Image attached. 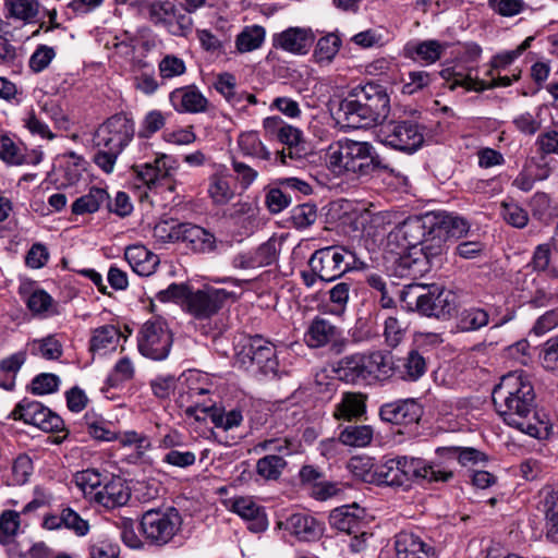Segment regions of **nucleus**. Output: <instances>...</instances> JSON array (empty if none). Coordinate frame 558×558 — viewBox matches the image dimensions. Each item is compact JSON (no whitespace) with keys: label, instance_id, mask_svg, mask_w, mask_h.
I'll return each mask as SVG.
<instances>
[{"label":"nucleus","instance_id":"obj_10","mask_svg":"<svg viewBox=\"0 0 558 558\" xmlns=\"http://www.w3.org/2000/svg\"><path fill=\"white\" fill-rule=\"evenodd\" d=\"M181 524V515L173 507L149 509L142 515L141 531L148 544L161 547L171 542Z\"/></svg>","mask_w":558,"mask_h":558},{"label":"nucleus","instance_id":"obj_52","mask_svg":"<svg viewBox=\"0 0 558 558\" xmlns=\"http://www.w3.org/2000/svg\"><path fill=\"white\" fill-rule=\"evenodd\" d=\"M166 155H162L160 158L155 160V163H144L141 166H133V170L136 173L137 178L146 185L150 186L159 177H163L161 163L165 166Z\"/></svg>","mask_w":558,"mask_h":558},{"label":"nucleus","instance_id":"obj_15","mask_svg":"<svg viewBox=\"0 0 558 558\" xmlns=\"http://www.w3.org/2000/svg\"><path fill=\"white\" fill-rule=\"evenodd\" d=\"M14 420H22L26 424L34 425L44 432L52 433L63 429V420L50 409L35 400L24 398L11 413Z\"/></svg>","mask_w":558,"mask_h":558},{"label":"nucleus","instance_id":"obj_42","mask_svg":"<svg viewBox=\"0 0 558 558\" xmlns=\"http://www.w3.org/2000/svg\"><path fill=\"white\" fill-rule=\"evenodd\" d=\"M264 39V27L259 25L247 26L236 36V49L240 52L253 51L262 46Z\"/></svg>","mask_w":558,"mask_h":558},{"label":"nucleus","instance_id":"obj_54","mask_svg":"<svg viewBox=\"0 0 558 558\" xmlns=\"http://www.w3.org/2000/svg\"><path fill=\"white\" fill-rule=\"evenodd\" d=\"M252 252L257 268L269 266L278 258L277 240L270 238Z\"/></svg>","mask_w":558,"mask_h":558},{"label":"nucleus","instance_id":"obj_30","mask_svg":"<svg viewBox=\"0 0 558 558\" xmlns=\"http://www.w3.org/2000/svg\"><path fill=\"white\" fill-rule=\"evenodd\" d=\"M286 529L294 534L301 541H313L320 536L322 527L319 523L310 514L294 513L286 522Z\"/></svg>","mask_w":558,"mask_h":558},{"label":"nucleus","instance_id":"obj_44","mask_svg":"<svg viewBox=\"0 0 558 558\" xmlns=\"http://www.w3.org/2000/svg\"><path fill=\"white\" fill-rule=\"evenodd\" d=\"M175 12V5L170 1H154L148 7L149 20L155 25H171Z\"/></svg>","mask_w":558,"mask_h":558},{"label":"nucleus","instance_id":"obj_46","mask_svg":"<svg viewBox=\"0 0 558 558\" xmlns=\"http://www.w3.org/2000/svg\"><path fill=\"white\" fill-rule=\"evenodd\" d=\"M104 482L105 475L95 469L84 470L75 475L76 485L84 492V494L93 495L94 498L95 492H99Z\"/></svg>","mask_w":558,"mask_h":558},{"label":"nucleus","instance_id":"obj_33","mask_svg":"<svg viewBox=\"0 0 558 558\" xmlns=\"http://www.w3.org/2000/svg\"><path fill=\"white\" fill-rule=\"evenodd\" d=\"M265 130L276 133L279 142L286 146L302 144V132L292 125L284 124L280 117H268L264 120Z\"/></svg>","mask_w":558,"mask_h":558},{"label":"nucleus","instance_id":"obj_55","mask_svg":"<svg viewBox=\"0 0 558 558\" xmlns=\"http://www.w3.org/2000/svg\"><path fill=\"white\" fill-rule=\"evenodd\" d=\"M162 461L169 465L186 469L192 466L196 461L195 452L189 450L183 445L182 448L169 450L162 458Z\"/></svg>","mask_w":558,"mask_h":558},{"label":"nucleus","instance_id":"obj_8","mask_svg":"<svg viewBox=\"0 0 558 558\" xmlns=\"http://www.w3.org/2000/svg\"><path fill=\"white\" fill-rule=\"evenodd\" d=\"M235 363L245 371H256L276 377L279 362L275 345L256 335L241 341L236 347Z\"/></svg>","mask_w":558,"mask_h":558},{"label":"nucleus","instance_id":"obj_63","mask_svg":"<svg viewBox=\"0 0 558 558\" xmlns=\"http://www.w3.org/2000/svg\"><path fill=\"white\" fill-rule=\"evenodd\" d=\"M384 336L386 343L396 348L404 337V328L396 317L389 316L385 320Z\"/></svg>","mask_w":558,"mask_h":558},{"label":"nucleus","instance_id":"obj_28","mask_svg":"<svg viewBox=\"0 0 558 558\" xmlns=\"http://www.w3.org/2000/svg\"><path fill=\"white\" fill-rule=\"evenodd\" d=\"M39 0H4L3 10L7 20L21 22L23 25L34 24L40 13Z\"/></svg>","mask_w":558,"mask_h":558},{"label":"nucleus","instance_id":"obj_34","mask_svg":"<svg viewBox=\"0 0 558 558\" xmlns=\"http://www.w3.org/2000/svg\"><path fill=\"white\" fill-rule=\"evenodd\" d=\"M108 199L109 194L105 189L93 186L87 194L75 199L71 210L74 215L93 214Z\"/></svg>","mask_w":558,"mask_h":558},{"label":"nucleus","instance_id":"obj_41","mask_svg":"<svg viewBox=\"0 0 558 558\" xmlns=\"http://www.w3.org/2000/svg\"><path fill=\"white\" fill-rule=\"evenodd\" d=\"M445 49V45L440 44L438 40L429 39L417 43L413 46L411 56L414 60L432 64L441 58Z\"/></svg>","mask_w":558,"mask_h":558},{"label":"nucleus","instance_id":"obj_23","mask_svg":"<svg viewBox=\"0 0 558 558\" xmlns=\"http://www.w3.org/2000/svg\"><path fill=\"white\" fill-rule=\"evenodd\" d=\"M364 101L367 102L369 111L377 123H383L390 111V97L386 88L373 82L364 85H357Z\"/></svg>","mask_w":558,"mask_h":558},{"label":"nucleus","instance_id":"obj_43","mask_svg":"<svg viewBox=\"0 0 558 558\" xmlns=\"http://www.w3.org/2000/svg\"><path fill=\"white\" fill-rule=\"evenodd\" d=\"M341 47V39L335 34H328L318 39L314 50V58L316 62L330 63Z\"/></svg>","mask_w":558,"mask_h":558},{"label":"nucleus","instance_id":"obj_60","mask_svg":"<svg viewBox=\"0 0 558 558\" xmlns=\"http://www.w3.org/2000/svg\"><path fill=\"white\" fill-rule=\"evenodd\" d=\"M551 252L549 244H539L535 247L533 256L526 267L537 272L548 271L550 274Z\"/></svg>","mask_w":558,"mask_h":558},{"label":"nucleus","instance_id":"obj_32","mask_svg":"<svg viewBox=\"0 0 558 558\" xmlns=\"http://www.w3.org/2000/svg\"><path fill=\"white\" fill-rule=\"evenodd\" d=\"M436 453L439 459L444 460L435 461L437 463H444L445 465H448L452 472L453 470L451 464H454L456 461L462 465H466L468 463H476L484 459V454L474 448L445 447L438 448Z\"/></svg>","mask_w":558,"mask_h":558},{"label":"nucleus","instance_id":"obj_9","mask_svg":"<svg viewBox=\"0 0 558 558\" xmlns=\"http://www.w3.org/2000/svg\"><path fill=\"white\" fill-rule=\"evenodd\" d=\"M308 266L320 281L331 282L355 267V254L343 245L325 246L311 255Z\"/></svg>","mask_w":558,"mask_h":558},{"label":"nucleus","instance_id":"obj_57","mask_svg":"<svg viewBox=\"0 0 558 558\" xmlns=\"http://www.w3.org/2000/svg\"><path fill=\"white\" fill-rule=\"evenodd\" d=\"M352 283L349 281H341L336 283L329 291V301L335 307V312H344L349 302Z\"/></svg>","mask_w":558,"mask_h":558},{"label":"nucleus","instance_id":"obj_16","mask_svg":"<svg viewBox=\"0 0 558 558\" xmlns=\"http://www.w3.org/2000/svg\"><path fill=\"white\" fill-rule=\"evenodd\" d=\"M424 408L417 399H398L380 405L378 415L385 423L409 426L418 424Z\"/></svg>","mask_w":558,"mask_h":558},{"label":"nucleus","instance_id":"obj_29","mask_svg":"<svg viewBox=\"0 0 558 558\" xmlns=\"http://www.w3.org/2000/svg\"><path fill=\"white\" fill-rule=\"evenodd\" d=\"M366 412V396L361 392H345L335 405L333 417L337 421H352Z\"/></svg>","mask_w":558,"mask_h":558},{"label":"nucleus","instance_id":"obj_4","mask_svg":"<svg viewBox=\"0 0 558 558\" xmlns=\"http://www.w3.org/2000/svg\"><path fill=\"white\" fill-rule=\"evenodd\" d=\"M326 162L335 173L368 175L390 169L371 143L352 140L330 145L326 153Z\"/></svg>","mask_w":558,"mask_h":558},{"label":"nucleus","instance_id":"obj_18","mask_svg":"<svg viewBox=\"0 0 558 558\" xmlns=\"http://www.w3.org/2000/svg\"><path fill=\"white\" fill-rule=\"evenodd\" d=\"M175 238L194 253L206 254L216 251L217 239L208 230L190 222L178 223Z\"/></svg>","mask_w":558,"mask_h":558},{"label":"nucleus","instance_id":"obj_17","mask_svg":"<svg viewBox=\"0 0 558 558\" xmlns=\"http://www.w3.org/2000/svg\"><path fill=\"white\" fill-rule=\"evenodd\" d=\"M229 293L223 289L198 290L187 298V310L196 318H208L223 305Z\"/></svg>","mask_w":558,"mask_h":558},{"label":"nucleus","instance_id":"obj_37","mask_svg":"<svg viewBox=\"0 0 558 558\" xmlns=\"http://www.w3.org/2000/svg\"><path fill=\"white\" fill-rule=\"evenodd\" d=\"M374 430L369 425H348L339 434V442L350 447H365L371 444Z\"/></svg>","mask_w":558,"mask_h":558},{"label":"nucleus","instance_id":"obj_50","mask_svg":"<svg viewBox=\"0 0 558 558\" xmlns=\"http://www.w3.org/2000/svg\"><path fill=\"white\" fill-rule=\"evenodd\" d=\"M205 411H210L209 408H205ZM211 423L217 428L229 430L233 427L239 426L243 421V415L239 410H231L228 413L223 409L218 408L211 410Z\"/></svg>","mask_w":558,"mask_h":558},{"label":"nucleus","instance_id":"obj_1","mask_svg":"<svg viewBox=\"0 0 558 558\" xmlns=\"http://www.w3.org/2000/svg\"><path fill=\"white\" fill-rule=\"evenodd\" d=\"M492 400L496 412L507 425L542 438L547 427L534 414V387L522 372L502 376L493 389Z\"/></svg>","mask_w":558,"mask_h":558},{"label":"nucleus","instance_id":"obj_2","mask_svg":"<svg viewBox=\"0 0 558 558\" xmlns=\"http://www.w3.org/2000/svg\"><path fill=\"white\" fill-rule=\"evenodd\" d=\"M452 478V471L444 463L436 461L425 462L417 458L398 457L389 459L376 466L373 481L377 485L402 487L408 489L415 480L434 482H448Z\"/></svg>","mask_w":558,"mask_h":558},{"label":"nucleus","instance_id":"obj_21","mask_svg":"<svg viewBox=\"0 0 558 558\" xmlns=\"http://www.w3.org/2000/svg\"><path fill=\"white\" fill-rule=\"evenodd\" d=\"M397 558H437L434 546L409 531H401L395 536Z\"/></svg>","mask_w":558,"mask_h":558},{"label":"nucleus","instance_id":"obj_24","mask_svg":"<svg viewBox=\"0 0 558 558\" xmlns=\"http://www.w3.org/2000/svg\"><path fill=\"white\" fill-rule=\"evenodd\" d=\"M391 376L407 381L418 380L427 369L425 357L417 351L411 350L407 356L393 360L391 355Z\"/></svg>","mask_w":558,"mask_h":558},{"label":"nucleus","instance_id":"obj_51","mask_svg":"<svg viewBox=\"0 0 558 558\" xmlns=\"http://www.w3.org/2000/svg\"><path fill=\"white\" fill-rule=\"evenodd\" d=\"M0 158L10 165H23L26 160L23 149L4 134L0 135Z\"/></svg>","mask_w":558,"mask_h":558},{"label":"nucleus","instance_id":"obj_53","mask_svg":"<svg viewBox=\"0 0 558 558\" xmlns=\"http://www.w3.org/2000/svg\"><path fill=\"white\" fill-rule=\"evenodd\" d=\"M487 5L493 12L504 17L518 15L526 8L523 0H488Z\"/></svg>","mask_w":558,"mask_h":558},{"label":"nucleus","instance_id":"obj_12","mask_svg":"<svg viewBox=\"0 0 558 558\" xmlns=\"http://www.w3.org/2000/svg\"><path fill=\"white\" fill-rule=\"evenodd\" d=\"M172 342V333L161 317L147 320L137 337L141 354L155 361H162L169 355Z\"/></svg>","mask_w":558,"mask_h":558},{"label":"nucleus","instance_id":"obj_25","mask_svg":"<svg viewBox=\"0 0 558 558\" xmlns=\"http://www.w3.org/2000/svg\"><path fill=\"white\" fill-rule=\"evenodd\" d=\"M43 526L47 530L64 527L73 531L77 536H85L89 531L88 522L70 507L61 509L59 514L46 515Z\"/></svg>","mask_w":558,"mask_h":558},{"label":"nucleus","instance_id":"obj_31","mask_svg":"<svg viewBox=\"0 0 558 558\" xmlns=\"http://www.w3.org/2000/svg\"><path fill=\"white\" fill-rule=\"evenodd\" d=\"M435 218L438 220V227L441 233V255L447 250V242L449 239H458L466 233L469 229L468 222L460 217L452 216L444 211H435Z\"/></svg>","mask_w":558,"mask_h":558},{"label":"nucleus","instance_id":"obj_38","mask_svg":"<svg viewBox=\"0 0 558 558\" xmlns=\"http://www.w3.org/2000/svg\"><path fill=\"white\" fill-rule=\"evenodd\" d=\"M287 466L283 456L268 453L256 462V473L265 481H277Z\"/></svg>","mask_w":558,"mask_h":558},{"label":"nucleus","instance_id":"obj_6","mask_svg":"<svg viewBox=\"0 0 558 558\" xmlns=\"http://www.w3.org/2000/svg\"><path fill=\"white\" fill-rule=\"evenodd\" d=\"M400 300L408 311L438 319L449 318L456 311V295L437 284H408L400 294Z\"/></svg>","mask_w":558,"mask_h":558},{"label":"nucleus","instance_id":"obj_62","mask_svg":"<svg viewBox=\"0 0 558 558\" xmlns=\"http://www.w3.org/2000/svg\"><path fill=\"white\" fill-rule=\"evenodd\" d=\"M535 145L542 156L558 155V130H548L541 133Z\"/></svg>","mask_w":558,"mask_h":558},{"label":"nucleus","instance_id":"obj_49","mask_svg":"<svg viewBox=\"0 0 558 558\" xmlns=\"http://www.w3.org/2000/svg\"><path fill=\"white\" fill-rule=\"evenodd\" d=\"M120 331L112 325H106L97 328L90 340V350L98 351L113 347L119 339Z\"/></svg>","mask_w":558,"mask_h":558},{"label":"nucleus","instance_id":"obj_56","mask_svg":"<svg viewBox=\"0 0 558 558\" xmlns=\"http://www.w3.org/2000/svg\"><path fill=\"white\" fill-rule=\"evenodd\" d=\"M158 70L161 78L170 80L184 74L186 66L182 59L168 54L160 60Z\"/></svg>","mask_w":558,"mask_h":558},{"label":"nucleus","instance_id":"obj_13","mask_svg":"<svg viewBox=\"0 0 558 558\" xmlns=\"http://www.w3.org/2000/svg\"><path fill=\"white\" fill-rule=\"evenodd\" d=\"M304 342L311 349L328 347L329 352L339 355L344 352L348 339L340 327L328 318L315 316L307 325L304 332Z\"/></svg>","mask_w":558,"mask_h":558},{"label":"nucleus","instance_id":"obj_19","mask_svg":"<svg viewBox=\"0 0 558 558\" xmlns=\"http://www.w3.org/2000/svg\"><path fill=\"white\" fill-rule=\"evenodd\" d=\"M314 40L315 35L311 28L289 27L274 36L272 45L290 53L306 54Z\"/></svg>","mask_w":558,"mask_h":558},{"label":"nucleus","instance_id":"obj_3","mask_svg":"<svg viewBox=\"0 0 558 558\" xmlns=\"http://www.w3.org/2000/svg\"><path fill=\"white\" fill-rule=\"evenodd\" d=\"M134 134L135 123L126 113L108 118L94 133V162L106 173H111L119 155L132 142Z\"/></svg>","mask_w":558,"mask_h":558},{"label":"nucleus","instance_id":"obj_47","mask_svg":"<svg viewBox=\"0 0 558 558\" xmlns=\"http://www.w3.org/2000/svg\"><path fill=\"white\" fill-rule=\"evenodd\" d=\"M20 514L14 510H4L0 515V544L9 545L20 527Z\"/></svg>","mask_w":558,"mask_h":558},{"label":"nucleus","instance_id":"obj_14","mask_svg":"<svg viewBox=\"0 0 558 558\" xmlns=\"http://www.w3.org/2000/svg\"><path fill=\"white\" fill-rule=\"evenodd\" d=\"M363 96L357 86L351 88L347 96L340 101L338 108V120L344 128L366 129L378 124L369 111L367 102L362 100Z\"/></svg>","mask_w":558,"mask_h":558},{"label":"nucleus","instance_id":"obj_5","mask_svg":"<svg viewBox=\"0 0 558 558\" xmlns=\"http://www.w3.org/2000/svg\"><path fill=\"white\" fill-rule=\"evenodd\" d=\"M441 231L438 227V220L435 218V211H429L420 216H411L399 223L389 233V241L397 242L403 250L415 248L420 246L426 263L430 258L441 255Z\"/></svg>","mask_w":558,"mask_h":558},{"label":"nucleus","instance_id":"obj_40","mask_svg":"<svg viewBox=\"0 0 558 558\" xmlns=\"http://www.w3.org/2000/svg\"><path fill=\"white\" fill-rule=\"evenodd\" d=\"M208 195L216 205H225L234 196L227 177L214 173L209 177Z\"/></svg>","mask_w":558,"mask_h":558},{"label":"nucleus","instance_id":"obj_45","mask_svg":"<svg viewBox=\"0 0 558 558\" xmlns=\"http://www.w3.org/2000/svg\"><path fill=\"white\" fill-rule=\"evenodd\" d=\"M500 216L510 226L521 229L529 222L527 211L513 202L500 204Z\"/></svg>","mask_w":558,"mask_h":558},{"label":"nucleus","instance_id":"obj_39","mask_svg":"<svg viewBox=\"0 0 558 558\" xmlns=\"http://www.w3.org/2000/svg\"><path fill=\"white\" fill-rule=\"evenodd\" d=\"M546 537L558 544V488L545 497Z\"/></svg>","mask_w":558,"mask_h":558},{"label":"nucleus","instance_id":"obj_64","mask_svg":"<svg viewBox=\"0 0 558 558\" xmlns=\"http://www.w3.org/2000/svg\"><path fill=\"white\" fill-rule=\"evenodd\" d=\"M542 364L546 369L558 368V337L548 339L542 351Z\"/></svg>","mask_w":558,"mask_h":558},{"label":"nucleus","instance_id":"obj_58","mask_svg":"<svg viewBox=\"0 0 558 558\" xmlns=\"http://www.w3.org/2000/svg\"><path fill=\"white\" fill-rule=\"evenodd\" d=\"M60 379L57 375L43 373L37 375L31 384V390L34 395H47L58 390Z\"/></svg>","mask_w":558,"mask_h":558},{"label":"nucleus","instance_id":"obj_36","mask_svg":"<svg viewBox=\"0 0 558 558\" xmlns=\"http://www.w3.org/2000/svg\"><path fill=\"white\" fill-rule=\"evenodd\" d=\"M238 146L244 156L263 160L270 158V151L263 144L258 133L255 131L242 132L238 137Z\"/></svg>","mask_w":558,"mask_h":558},{"label":"nucleus","instance_id":"obj_61","mask_svg":"<svg viewBox=\"0 0 558 558\" xmlns=\"http://www.w3.org/2000/svg\"><path fill=\"white\" fill-rule=\"evenodd\" d=\"M56 52L52 47L40 45L29 58V68L35 73H39L50 64Z\"/></svg>","mask_w":558,"mask_h":558},{"label":"nucleus","instance_id":"obj_59","mask_svg":"<svg viewBox=\"0 0 558 558\" xmlns=\"http://www.w3.org/2000/svg\"><path fill=\"white\" fill-rule=\"evenodd\" d=\"M166 124V118L159 110L149 111L141 125L138 136L142 138H148L156 132L160 131Z\"/></svg>","mask_w":558,"mask_h":558},{"label":"nucleus","instance_id":"obj_26","mask_svg":"<svg viewBox=\"0 0 558 558\" xmlns=\"http://www.w3.org/2000/svg\"><path fill=\"white\" fill-rule=\"evenodd\" d=\"M360 511L361 509L356 505L336 508L329 514V523L333 529L348 535H356L357 533L365 535L362 531L364 523L357 513Z\"/></svg>","mask_w":558,"mask_h":558},{"label":"nucleus","instance_id":"obj_7","mask_svg":"<svg viewBox=\"0 0 558 558\" xmlns=\"http://www.w3.org/2000/svg\"><path fill=\"white\" fill-rule=\"evenodd\" d=\"M391 353L373 351L340 359L335 367L338 378L350 384L391 377Z\"/></svg>","mask_w":558,"mask_h":558},{"label":"nucleus","instance_id":"obj_22","mask_svg":"<svg viewBox=\"0 0 558 558\" xmlns=\"http://www.w3.org/2000/svg\"><path fill=\"white\" fill-rule=\"evenodd\" d=\"M130 497V489L125 482L113 475H105L101 488L95 492V501L108 509L124 506Z\"/></svg>","mask_w":558,"mask_h":558},{"label":"nucleus","instance_id":"obj_20","mask_svg":"<svg viewBox=\"0 0 558 558\" xmlns=\"http://www.w3.org/2000/svg\"><path fill=\"white\" fill-rule=\"evenodd\" d=\"M169 100L179 113H203L209 106L208 99L195 85L175 88L170 93Z\"/></svg>","mask_w":558,"mask_h":558},{"label":"nucleus","instance_id":"obj_27","mask_svg":"<svg viewBox=\"0 0 558 558\" xmlns=\"http://www.w3.org/2000/svg\"><path fill=\"white\" fill-rule=\"evenodd\" d=\"M232 509L241 518L248 521V530L254 533L264 532L268 526L264 508L250 497H240L233 501Z\"/></svg>","mask_w":558,"mask_h":558},{"label":"nucleus","instance_id":"obj_48","mask_svg":"<svg viewBox=\"0 0 558 558\" xmlns=\"http://www.w3.org/2000/svg\"><path fill=\"white\" fill-rule=\"evenodd\" d=\"M317 219V207L315 204L304 203L291 210L290 220L296 229H305L312 226Z\"/></svg>","mask_w":558,"mask_h":558},{"label":"nucleus","instance_id":"obj_35","mask_svg":"<svg viewBox=\"0 0 558 558\" xmlns=\"http://www.w3.org/2000/svg\"><path fill=\"white\" fill-rule=\"evenodd\" d=\"M489 323V314L486 310L470 306L463 308L457 320V328L464 332L476 331Z\"/></svg>","mask_w":558,"mask_h":558},{"label":"nucleus","instance_id":"obj_11","mask_svg":"<svg viewBox=\"0 0 558 558\" xmlns=\"http://www.w3.org/2000/svg\"><path fill=\"white\" fill-rule=\"evenodd\" d=\"M377 138L397 150L412 154L424 143L423 128L410 120L383 122Z\"/></svg>","mask_w":558,"mask_h":558}]
</instances>
